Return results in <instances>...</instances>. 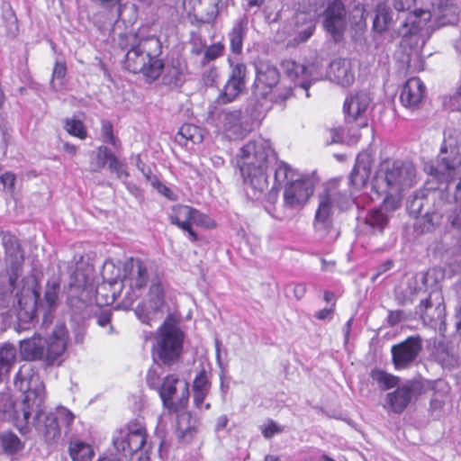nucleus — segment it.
I'll list each match as a JSON object with an SVG mask.
<instances>
[{
    "label": "nucleus",
    "mask_w": 461,
    "mask_h": 461,
    "mask_svg": "<svg viewBox=\"0 0 461 461\" xmlns=\"http://www.w3.org/2000/svg\"><path fill=\"white\" fill-rule=\"evenodd\" d=\"M220 2L221 0H183V9L196 22L209 23L217 17Z\"/></svg>",
    "instance_id": "393cba45"
},
{
    "label": "nucleus",
    "mask_w": 461,
    "mask_h": 461,
    "mask_svg": "<svg viewBox=\"0 0 461 461\" xmlns=\"http://www.w3.org/2000/svg\"><path fill=\"white\" fill-rule=\"evenodd\" d=\"M389 221V216L383 208L370 210L366 217L365 223L372 229L374 233H382Z\"/></svg>",
    "instance_id": "a19ab883"
},
{
    "label": "nucleus",
    "mask_w": 461,
    "mask_h": 461,
    "mask_svg": "<svg viewBox=\"0 0 461 461\" xmlns=\"http://www.w3.org/2000/svg\"><path fill=\"white\" fill-rule=\"evenodd\" d=\"M249 21L247 17H241L234 22L231 30L228 33L230 50L232 53L240 54L243 50V41L248 32Z\"/></svg>",
    "instance_id": "e433bc0d"
},
{
    "label": "nucleus",
    "mask_w": 461,
    "mask_h": 461,
    "mask_svg": "<svg viewBox=\"0 0 461 461\" xmlns=\"http://www.w3.org/2000/svg\"><path fill=\"white\" fill-rule=\"evenodd\" d=\"M393 22V13L389 7L384 5H378L376 14L374 19L373 28L376 32L386 31Z\"/></svg>",
    "instance_id": "37998d69"
},
{
    "label": "nucleus",
    "mask_w": 461,
    "mask_h": 461,
    "mask_svg": "<svg viewBox=\"0 0 461 461\" xmlns=\"http://www.w3.org/2000/svg\"><path fill=\"white\" fill-rule=\"evenodd\" d=\"M414 3L415 0H393V7L399 12L410 9Z\"/></svg>",
    "instance_id": "680f3d73"
},
{
    "label": "nucleus",
    "mask_w": 461,
    "mask_h": 461,
    "mask_svg": "<svg viewBox=\"0 0 461 461\" xmlns=\"http://www.w3.org/2000/svg\"><path fill=\"white\" fill-rule=\"evenodd\" d=\"M301 175L302 174L292 168L288 164L280 161L276 164L275 168V182L277 185H282L286 182V185H288Z\"/></svg>",
    "instance_id": "a18cd8bd"
},
{
    "label": "nucleus",
    "mask_w": 461,
    "mask_h": 461,
    "mask_svg": "<svg viewBox=\"0 0 461 461\" xmlns=\"http://www.w3.org/2000/svg\"><path fill=\"white\" fill-rule=\"evenodd\" d=\"M316 23L315 13L297 12L283 28L287 46L294 48L308 41L315 32Z\"/></svg>",
    "instance_id": "dca6fc26"
},
{
    "label": "nucleus",
    "mask_w": 461,
    "mask_h": 461,
    "mask_svg": "<svg viewBox=\"0 0 461 461\" xmlns=\"http://www.w3.org/2000/svg\"><path fill=\"white\" fill-rule=\"evenodd\" d=\"M94 2L99 4L104 8L109 9V12H112L119 4H121L122 0H93Z\"/></svg>",
    "instance_id": "69168bd1"
},
{
    "label": "nucleus",
    "mask_w": 461,
    "mask_h": 461,
    "mask_svg": "<svg viewBox=\"0 0 461 461\" xmlns=\"http://www.w3.org/2000/svg\"><path fill=\"white\" fill-rule=\"evenodd\" d=\"M106 163H108L109 168L116 173L119 178L128 176L124 164L122 163L107 147L100 146L97 148L95 157L92 158L90 170L92 172H99L104 167Z\"/></svg>",
    "instance_id": "bb28decb"
},
{
    "label": "nucleus",
    "mask_w": 461,
    "mask_h": 461,
    "mask_svg": "<svg viewBox=\"0 0 461 461\" xmlns=\"http://www.w3.org/2000/svg\"><path fill=\"white\" fill-rule=\"evenodd\" d=\"M414 165L408 160L387 158L375 172L372 190L377 197L384 196L383 207L395 211L401 206L403 195L417 183Z\"/></svg>",
    "instance_id": "7ed1b4c3"
},
{
    "label": "nucleus",
    "mask_w": 461,
    "mask_h": 461,
    "mask_svg": "<svg viewBox=\"0 0 461 461\" xmlns=\"http://www.w3.org/2000/svg\"><path fill=\"white\" fill-rule=\"evenodd\" d=\"M419 390V383L408 382L399 386L394 392L389 393L386 398L391 410L396 413L402 412Z\"/></svg>",
    "instance_id": "c85d7f7f"
},
{
    "label": "nucleus",
    "mask_w": 461,
    "mask_h": 461,
    "mask_svg": "<svg viewBox=\"0 0 461 461\" xmlns=\"http://www.w3.org/2000/svg\"><path fill=\"white\" fill-rule=\"evenodd\" d=\"M74 276L76 281L71 284V286L77 287L78 289H86L90 284L89 277L86 275L81 273L79 270L75 271Z\"/></svg>",
    "instance_id": "4d7b16f0"
},
{
    "label": "nucleus",
    "mask_w": 461,
    "mask_h": 461,
    "mask_svg": "<svg viewBox=\"0 0 461 461\" xmlns=\"http://www.w3.org/2000/svg\"><path fill=\"white\" fill-rule=\"evenodd\" d=\"M329 134L330 137V140L329 141L330 144L344 141V137H343V134L341 133L340 130L331 129L329 131Z\"/></svg>",
    "instance_id": "0e129e2a"
},
{
    "label": "nucleus",
    "mask_w": 461,
    "mask_h": 461,
    "mask_svg": "<svg viewBox=\"0 0 461 461\" xmlns=\"http://www.w3.org/2000/svg\"><path fill=\"white\" fill-rule=\"evenodd\" d=\"M6 32L9 37H15L19 32L18 22L16 17L12 14L6 25Z\"/></svg>",
    "instance_id": "052dcab7"
},
{
    "label": "nucleus",
    "mask_w": 461,
    "mask_h": 461,
    "mask_svg": "<svg viewBox=\"0 0 461 461\" xmlns=\"http://www.w3.org/2000/svg\"><path fill=\"white\" fill-rule=\"evenodd\" d=\"M224 44L222 42H215L204 49L203 62H210L222 56L224 51Z\"/></svg>",
    "instance_id": "864d4df0"
},
{
    "label": "nucleus",
    "mask_w": 461,
    "mask_h": 461,
    "mask_svg": "<svg viewBox=\"0 0 461 461\" xmlns=\"http://www.w3.org/2000/svg\"><path fill=\"white\" fill-rule=\"evenodd\" d=\"M120 46L128 51L125 67L132 73H142L148 78H158L163 63L158 59L161 52V42L155 36H140L139 32H127L120 36Z\"/></svg>",
    "instance_id": "39448f33"
},
{
    "label": "nucleus",
    "mask_w": 461,
    "mask_h": 461,
    "mask_svg": "<svg viewBox=\"0 0 461 461\" xmlns=\"http://www.w3.org/2000/svg\"><path fill=\"white\" fill-rule=\"evenodd\" d=\"M176 434L182 442H190L197 433L198 420L190 412L178 413L176 418Z\"/></svg>",
    "instance_id": "72a5a7b5"
},
{
    "label": "nucleus",
    "mask_w": 461,
    "mask_h": 461,
    "mask_svg": "<svg viewBox=\"0 0 461 461\" xmlns=\"http://www.w3.org/2000/svg\"><path fill=\"white\" fill-rule=\"evenodd\" d=\"M3 245L5 247V260L16 275L17 270L20 268L23 262V251L21 249L18 239L10 233H5L3 236Z\"/></svg>",
    "instance_id": "473e14b6"
},
{
    "label": "nucleus",
    "mask_w": 461,
    "mask_h": 461,
    "mask_svg": "<svg viewBox=\"0 0 461 461\" xmlns=\"http://www.w3.org/2000/svg\"><path fill=\"white\" fill-rule=\"evenodd\" d=\"M256 78L253 85V95L260 106L268 108V104L286 99L292 95L291 86L281 91L279 87L280 73L277 68L267 60L255 63Z\"/></svg>",
    "instance_id": "6e6552de"
},
{
    "label": "nucleus",
    "mask_w": 461,
    "mask_h": 461,
    "mask_svg": "<svg viewBox=\"0 0 461 461\" xmlns=\"http://www.w3.org/2000/svg\"><path fill=\"white\" fill-rule=\"evenodd\" d=\"M59 284L56 280L49 281L46 285L44 295L40 299L35 294V301L23 303V299L18 301L19 310L17 318L20 322L28 323L34 320L36 312H41L43 323L51 322L52 312L59 305Z\"/></svg>",
    "instance_id": "9b49d317"
},
{
    "label": "nucleus",
    "mask_w": 461,
    "mask_h": 461,
    "mask_svg": "<svg viewBox=\"0 0 461 461\" xmlns=\"http://www.w3.org/2000/svg\"><path fill=\"white\" fill-rule=\"evenodd\" d=\"M69 334L64 322L56 323L47 338L34 335L20 342V351L26 360H41L51 366L60 363L67 350Z\"/></svg>",
    "instance_id": "423d86ee"
},
{
    "label": "nucleus",
    "mask_w": 461,
    "mask_h": 461,
    "mask_svg": "<svg viewBox=\"0 0 461 461\" xmlns=\"http://www.w3.org/2000/svg\"><path fill=\"white\" fill-rule=\"evenodd\" d=\"M424 170L440 185L445 183L444 189L438 187L439 190L429 193L431 199L441 195L443 191L448 203L461 199V130L447 129L444 132L437 166L428 163Z\"/></svg>",
    "instance_id": "f03ea898"
},
{
    "label": "nucleus",
    "mask_w": 461,
    "mask_h": 461,
    "mask_svg": "<svg viewBox=\"0 0 461 461\" xmlns=\"http://www.w3.org/2000/svg\"><path fill=\"white\" fill-rule=\"evenodd\" d=\"M167 284L159 277L152 279L145 301L140 303L135 310L138 319L145 324L151 325L152 321L165 313L167 308Z\"/></svg>",
    "instance_id": "f8f14e48"
},
{
    "label": "nucleus",
    "mask_w": 461,
    "mask_h": 461,
    "mask_svg": "<svg viewBox=\"0 0 461 461\" xmlns=\"http://www.w3.org/2000/svg\"><path fill=\"white\" fill-rule=\"evenodd\" d=\"M148 279V268L141 260L130 258L123 264L121 285L130 300L138 297V293L146 286Z\"/></svg>",
    "instance_id": "a211bd4d"
},
{
    "label": "nucleus",
    "mask_w": 461,
    "mask_h": 461,
    "mask_svg": "<svg viewBox=\"0 0 461 461\" xmlns=\"http://www.w3.org/2000/svg\"><path fill=\"white\" fill-rule=\"evenodd\" d=\"M138 20V11L132 4H119L115 10L109 12L106 23L113 24L114 23L122 22L128 27L133 25Z\"/></svg>",
    "instance_id": "c9c22d12"
},
{
    "label": "nucleus",
    "mask_w": 461,
    "mask_h": 461,
    "mask_svg": "<svg viewBox=\"0 0 461 461\" xmlns=\"http://www.w3.org/2000/svg\"><path fill=\"white\" fill-rule=\"evenodd\" d=\"M68 452L73 461H92L95 456L92 446L78 439L70 441Z\"/></svg>",
    "instance_id": "ea45409f"
},
{
    "label": "nucleus",
    "mask_w": 461,
    "mask_h": 461,
    "mask_svg": "<svg viewBox=\"0 0 461 461\" xmlns=\"http://www.w3.org/2000/svg\"><path fill=\"white\" fill-rule=\"evenodd\" d=\"M25 443L12 431L0 432V454L14 456L24 448Z\"/></svg>",
    "instance_id": "4c0bfd02"
},
{
    "label": "nucleus",
    "mask_w": 461,
    "mask_h": 461,
    "mask_svg": "<svg viewBox=\"0 0 461 461\" xmlns=\"http://www.w3.org/2000/svg\"><path fill=\"white\" fill-rule=\"evenodd\" d=\"M323 27L335 41L342 40L348 27L347 13L339 0L330 2L323 13Z\"/></svg>",
    "instance_id": "aec40b11"
},
{
    "label": "nucleus",
    "mask_w": 461,
    "mask_h": 461,
    "mask_svg": "<svg viewBox=\"0 0 461 461\" xmlns=\"http://www.w3.org/2000/svg\"><path fill=\"white\" fill-rule=\"evenodd\" d=\"M451 225L455 229L457 230L459 234L461 235V208L459 211L452 217Z\"/></svg>",
    "instance_id": "774afa93"
},
{
    "label": "nucleus",
    "mask_w": 461,
    "mask_h": 461,
    "mask_svg": "<svg viewBox=\"0 0 461 461\" xmlns=\"http://www.w3.org/2000/svg\"><path fill=\"white\" fill-rule=\"evenodd\" d=\"M434 15L437 17L438 26L454 24L457 22V8L452 5L434 9Z\"/></svg>",
    "instance_id": "49530a36"
},
{
    "label": "nucleus",
    "mask_w": 461,
    "mask_h": 461,
    "mask_svg": "<svg viewBox=\"0 0 461 461\" xmlns=\"http://www.w3.org/2000/svg\"><path fill=\"white\" fill-rule=\"evenodd\" d=\"M351 201V197L341 193L335 184H330L319 195V205L314 219L315 229L317 230H328L332 222L334 208L345 210Z\"/></svg>",
    "instance_id": "ddd939ff"
},
{
    "label": "nucleus",
    "mask_w": 461,
    "mask_h": 461,
    "mask_svg": "<svg viewBox=\"0 0 461 461\" xmlns=\"http://www.w3.org/2000/svg\"><path fill=\"white\" fill-rule=\"evenodd\" d=\"M422 348L418 337H409L404 341L392 347L393 363L397 370L411 366Z\"/></svg>",
    "instance_id": "5701e85b"
},
{
    "label": "nucleus",
    "mask_w": 461,
    "mask_h": 461,
    "mask_svg": "<svg viewBox=\"0 0 461 461\" xmlns=\"http://www.w3.org/2000/svg\"><path fill=\"white\" fill-rule=\"evenodd\" d=\"M14 385L23 393V400L14 402L9 394H0V412L4 419L12 421L20 432L25 434L32 425L35 408L45 400V386L30 363L20 367Z\"/></svg>",
    "instance_id": "f257e3e1"
},
{
    "label": "nucleus",
    "mask_w": 461,
    "mask_h": 461,
    "mask_svg": "<svg viewBox=\"0 0 461 461\" xmlns=\"http://www.w3.org/2000/svg\"><path fill=\"white\" fill-rule=\"evenodd\" d=\"M429 276V273L419 274V275H416L415 276H413L410 280V285H411L412 283L415 285H418L419 283L420 284V286H415L413 288V293H420L422 290V287L426 286L425 284L428 281Z\"/></svg>",
    "instance_id": "13d9d810"
},
{
    "label": "nucleus",
    "mask_w": 461,
    "mask_h": 461,
    "mask_svg": "<svg viewBox=\"0 0 461 461\" xmlns=\"http://www.w3.org/2000/svg\"><path fill=\"white\" fill-rule=\"evenodd\" d=\"M355 65L352 59H335L330 64L327 71L328 78L342 86H348L355 80Z\"/></svg>",
    "instance_id": "cd10ccee"
},
{
    "label": "nucleus",
    "mask_w": 461,
    "mask_h": 461,
    "mask_svg": "<svg viewBox=\"0 0 461 461\" xmlns=\"http://www.w3.org/2000/svg\"><path fill=\"white\" fill-rule=\"evenodd\" d=\"M371 103V97L367 93L359 92L348 97L344 104V110L348 120H359L358 125L367 126L366 114Z\"/></svg>",
    "instance_id": "a878e982"
},
{
    "label": "nucleus",
    "mask_w": 461,
    "mask_h": 461,
    "mask_svg": "<svg viewBox=\"0 0 461 461\" xmlns=\"http://www.w3.org/2000/svg\"><path fill=\"white\" fill-rule=\"evenodd\" d=\"M169 219L172 224L186 231L193 241L198 240L197 234L192 228L193 225L203 229H213L216 225L208 215L185 204L174 205L169 212Z\"/></svg>",
    "instance_id": "4468645a"
},
{
    "label": "nucleus",
    "mask_w": 461,
    "mask_h": 461,
    "mask_svg": "<svg viewBox=\"0 0 461 461\" xmlns=\"http://www.w3.org/2000/svg\"><path fill=\"white\" fill-rule=\"evenodd\" d=\"M371 377L384 389L393 388L398 384V378L396 376L380 369L373 370L371 373Z\"/></svg>",
    "instance_id": "3c124183"
},
{
    "label": "nucleus",
    "mask_w": 461,
    "mask_h": 461,
    "mask_svg": "<svg viewBox=\"0 0 461 461\" xmlns=\"http://www.w3.org/2000/svg\"><path fill=\"white\" fill-rule=\"evenodd\" d=\"M178 378L175 375H169L165 377L160 390L159 395L162 400L163 405H171V397L173 393L178 391V384H180Z\"/></svg>",
    "instance_id": "c03bdc74"
},
{
    "label": "nucleus",
    "mask_w": 461,
    "mask_h": 461,
    "mask_svg": "<svg viewBox=\"0 0 461 461\" xmlns=\"http://www.w3.org/2000/svg\"><path fill=\"white\" fill-rule=\"evenodd\" d=\"M74 420V414L65 407L57 408L53 413L47 412L43 402L34 410L32 426L47 442H51L58 439L62 431L69 435Z\"/></svg>",
    "instance_id": "9d476101"
},
{
    "label": "nucleus",
    "mask_w": 461,
    "mask_h": 461,
    "mask_svg": "<svg viewBox=\"0 0 461 461\" xmlns=\"http://www.w3.org/2000/svg\"><path fill=\"white\" fill-rule=\"evenodd\" d=\"M230 73L222 90L218 95V102L228 104L236 100L246 89L247 86V67L242 62L233 64L229 59Z\"/></svg>",
    "instance_id": "6ab92c4d"
},
{
    "label": "nucleus",
    "mask_w": 461,
    "mask_h": 461,
    "mask_svg": "<svg viewBox=\"0 0 461 461\" xmlns=\"http://www.w3.org/2000/svg\"><path fill=\"white\" fill-rule=\"evenodd\" d=\"M282 67L285 75L294 82V85L305 91H308L312 81L322 77V73L318 72V67L313 64L305 67L293 59H285L283 61ZM306 95L309 96L308 92H306Z\"/></svg>",
    "instance_id": "412c9836"
},
{
    "label": "nucleus",
    "mask_w": 461,
    "mask_h": 461,
    "mask_svg": "<svg viewBox=\"0 0 461 461\" xmlns=\"http://www.w3.org/2000/svg\"><path fill=\"white\" fill-rule=\"evenodd\" d=\"M194 402L196 408L201 409L210 391V382L204 371H201L194 381Z\"/></svg>",
    "instance_id": "58836bf2"
},
{
    "label": "nucleus",
    "mask_w": 461,
    "mask_h": 461,
    "mask_svg": "<svg viewBox=\"0 0 461 461\" xmlns=\"http://www.w3.org/2000/svg\"><path fill=\"white\" fill-rule=\"evenodd\" d=\"M431 18L432 14L429 10L414 11L407 15L398 31L402 38V46L411 50L408 54L409 67H415L419 70L423 69V47L435 30Z\"/></svg>",
    "instance_id": "0eeeda50"
},
{
    "label": "nucleus",
    "mask_w": 461,
    "mask_h": 461,
    "mask_svg": "<svg viewBox=\"0 0 461 461\" xmlns=\"http://www.w3.org/2000/svg\"><path fill=\"white\" fill-rule=\"evenodd\" d=\"M306 293V285L304 284H296L294 287V295L297 300L302 299Z\"/></svg>",
    "instance_id": "338daca9"
},
{
    "label": "nucleus",
    "mask_w": 461,
    "mask_h": 461,
    "mask_svg": "<svg viewBox=\"0 0 461 461\" xmlns=\"http://www.w3.org/2000/svg\"><path fill=\"white\" fill-rule=\"evenodd\" d=\"M426 87L419 77L409 78L403 85L400 101L405 107H417L425 96Z\"/></svg>",
    "instance_id": "c756f323"
},
{
    "label": "nucleus",
    "mask_w": 461,
    "mask_h": 461,
    "mask_svg": "<svg viewBox=\"0 0 461 461\" xmlns=\"http://www.w3.org/2000/svg\"><path fill=\"white\" fill-rule=\"evenodd\" d=\"M0 182L5 189L12 191L15 183V176L13 173L6 172L0 176Z\"/></svg>",
    "instance_id": "bf43d9fd"
},
{
    "label": "nucleus",
    "mask_w": 461,
    "mask_h": 461,
    "mask_svg": "<svg viewBox=\"0 0 461 461\" xmlns=\"http://www.w3.org/2000/svg\"><path fill=\"white\" fill-rule=\"evenodd\" d=\"M101 133H102L103 141L111 144L114 148L119 147V141L113 136V125L110 122L104 121L102 122Z\"/></svg>",
    "instance_id": "5fc2aeb1"
},
{
    "label": "nucleus",
    "mask_w": 461,
    "mask_h": 461,
    "mask_svg": "<svg viewBox=\"0 0 461 461\" xmlns=\"http://www.w3.org/2000/svg\"><path fill=\"white\" fill-rule=\"evenodd\" d=\"M67 73V67L64 62L57 61L55 63L53 73H52V80L51 86L54 90L60 91L64 86V78Z\"/></svg>",
    "instance_id": "603ef678"
},
{
    "label": "nucleus",
    "mask_w": 461,
    "mask_h": 461,
    "mask_svg": "<svg viewBox=\"0 0 461 461\" xmlns=\"http://www.w3.org/2000/svg\"><path fill=\"white\" fill-rule=\"evenodd\" d=\"M152 185L162 194H164L167 197L170 196V189L163 185L158 178H154L152 180Z\"/></svg>",
    "instance_id": "e2e57ef3"
},
{
    "label": "nucleus",
    "mask_w": 461,
    "mask_h": 461,
    "mask_svg": "<svg viewBox=\"0 0 461 461\" xmlns=\"http://www.w3.org/2000/svg\"><path fill=\"white\" fill-rule=\"evenodd\" d=\"M185 334L178 323L168 316L158 329L153 345V357L163 365L171 366L181 357Z\"/></svg>",
    "instance_id": "1a4fd4ad"
},
{
    "label": "nucleus",
    "mask_w": 461,
    "mask_h": 461,
    "mask_svg": "<svg viewBox=\"0 0 461 461\" xmlns=\"http://www.w3.org/2000/svg\"><path fill=\"white\" fill-rule=\"evenodd\" d=\"M313 191V179L308 176L301 175L285 185L284 199L289 206H302L307 203Z\"/></svg>",
    "instance_id": "4be33fe9"
},
{
    "label": "nucleus",
    "mask_w": 461,
    "mask_h": 461,
    "mask_svg": "<svg viewBox=\"0 0 461 461\" xmlns=\"http://www.w3.org/2000/svg\"><path fill=\"white\" fill-rule=\"evenodd\" d=\"M371 173V160L368 154H359L350 175V184L355 189L364 187Z\"/></svg>",
    "instance_id": "f704fd0d"
},
{
    "label": "nucleus",
    "mask_w": 461,
    "mask_h": 461,
    "mask_svg": "<svg viewBox=\"0 0 461 461\" xmlns=\"http://www.w3.org/2000/svg\"><path fill=\"white\" fill-rule=\"evenodd\" d=\"M429 198H430L429 194L426 198L417 195L410 204V212L416 218L414 229L420 234L430 232L439 226L442 222L443 213L446 211L442 208L445 204L443 201L434 204L432 210H424V201Z\"/></svg>",
    "instance_id": "f3484780"
},
{
    "label": "nucleus",
    "mask_w": 461,
    "mask_h": 461,
    "mask_svg": "<svg viewBox=\"0 0 461 461\" xmlns=\"http://www.w3.org/2000/svg\"><path fill=\"white\" fill-rule=\"evenodd\" d=\"M443 312L442 296L439 292L436 291L431 293L429 297L422 301L418 307V313L425 323L440 320Z\"/></svg>",
    "instance_id": "2f4dec72"
},
{
    "label": "nucleus",
    "mask_w": 461,
    "mask_h": 461,
    "mask_svg": "<svg viewBox=\"0 0 461 461\" xmlns=\"http://www.w3.org/2000/svg\"><path fill=\"white\" fill-rule=\"evenodd\" d=\"M260 430L266 438H271L276 434L281 433L283 431V428L274 420H269L260 426Z\"/></svg>",
    "instance_id": "6e6d98bb"
},
{
    "label": "nucleus",
    "mask_w": 461,
    "mask_h": 461,
    "mask_svg": "<svg viewBox=\"0 0 461 461\" xmlns=\"http://www.w3.org/2000/svg\"><path fill=\"white\" fill-rule=\"evenodd\" d=\"M16 359V348L11 344L0 348V382L8 375Z\"/></svg>",
    "instance_id": "79ce46f5"
},
{
    "label": "nucleus",
    "mask_w": 461,
    "mask_h": 461,
    "mask_svg": "<svg viewBox=\"0 0 461 461\" xmlns=\"http://www.w3.org/2000/svg\"><path fill=\"white\" fill-rule=\"evenodd\" d=\"M64 129L69 135L80 140H85L87 136V131L80 120L67 118L64 122Z\"/></svg>",
    "instance_id": "8fccbe9b"
},
{
    "label": "nucleus",
    "mask_w": 461,
    "mask_h": 461,
    "mask_svg": "<svg viewBox=\"0 0 461 461\" xmlns=\"http://www.w3.org/2000/svg\"><path fill=\"white\" fill-rule=\"evenodd\" d=\"M272 149L268 140L258 138L246 143L237 155L239 167L248 194L258 199L268 188L267 169Z\"/></svg>",
    "instance_id": "20e7f679"
},
{
    "label": "nucleus",
    "mask_w": 461,
    "mask_h": 461,
    "mask_svg": "<svg viewBox=\"0 0 461 461\" xmlns=\"http://www.w3.org/2000/svg\"><path fill=\"white\" fill-rule=\"evenodd\" d=\"M241 113L239 110L224 109L217 113H212L209 118L211 123L214 125L219 132L232 139L241 135Z\"/></svg>",
    "instance_id": "b1692460"
},
{
    "label": "nucleus",
    "mask_w": 461,
    "mask_h": 461,
    "mask_svg": "<svg viewBox=\"0 0 461 461\" xmlns=\"http://www.w3.org/2000/svg\"><path fill=\"white\" fill-rule=\"evenodd\" d=\"M147 440V431L141 420L131 421L113 436V447L122 456L128 457L141 450Z\"/></svg>",
    "instance_id": "2eb2a0df"
},
{
    "label": "nucleus",
    "mask_w": 461,
    "mask_h": 461,
    "mask_svg": "<svg viewBox=\"0 0 461 461\" xmlns=\"http://www.w3.org/2000/svg\"><path fill=\"white\" fill-rule=\"evenodd\" d=\"M178 136L192 143H200L203 139L202 129L191 123L183 124L179 129Z\"/></svg>",
    "instance_id": "de8ad7c7"
},
{
    "label": "nucleus",
    "mask_w": 461,
    "mask_h": 461,
    "mask_svg": "<svg viewBox=\"0 0 461 461\" xmlns=\"http://www.w3.org/2000/svg\"><path fill=\"white\" fill-rule=\"evenodd\" d=\"M171 401V405H164L168 412H165L159 416L157 426L158 430L164 431L166 429V423L167 420H171L172 411H179L181 409L186 407L189 401V388L187 383L178 384V391L173 393Z\"/></svg>",
    "instance_id": "7c9ffc66"
},
{
    "label": "nucleus",
    "mask_w": 461,
    "mask_h": 461,
    "mask_svg": "<svg viewBox=\"0 0 461 461\" xmlns=\"http://www.w3.org/2000/svg\"><path fill=\"white\" fill-rule=\"evenodd\" d=\"M102 276L104 281L110 285H115L121 282L122 269L115 266L113 260H106L103 266Z\"/></svg>",
    "instance_id": "09e8293b"
}]
</instances>
